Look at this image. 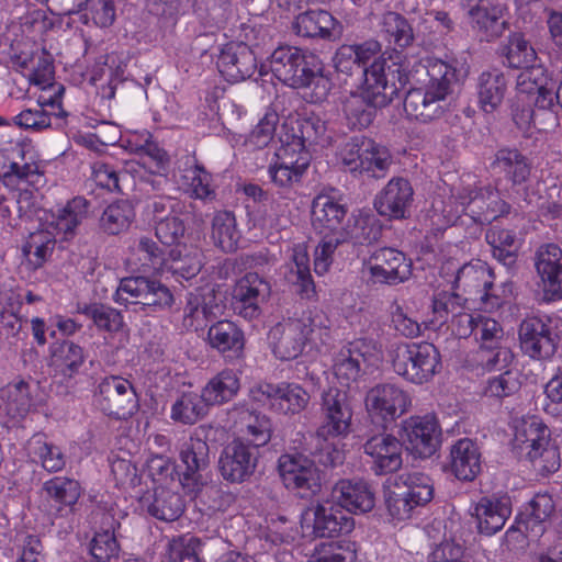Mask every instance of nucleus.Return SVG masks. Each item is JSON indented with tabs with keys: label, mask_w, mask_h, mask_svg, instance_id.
<instances>
[{
	"label": "nucleus",
	"mask_w": 562,
	"mask_h": 562,
	"mask_svg": "<svg viewBox=\"0 0 562 562\" xmlns=\"http://www.w3.org/2000/svg\"><path fill=\"white\" fill-rule=\"evenodd\" d=\"M424 68L429 78L425 89H411L403 105L409 119L426 123L443 114V102L454 92L458 75L454 67L441 59H429Z\"/></svg>",
	"instance_id": "f257e3e1"
},
{
	"label": "nucleus",
	"mask_w": 562,
	"mask_h": 562,
	"mask_svg": "<svg viewBox=\"0 0 562 562\" xmlns=\"http://www.w3.org/2000/svg\"><path fill=\"white\" fill-rule=\"evenodd\" d=\"M307 56L294 46H280L270 56V69L276 78L295 89H310L311 102L317 103L326 99L330 90V81L323 75L319 65L314 64L315 57Z\"/></svg>",
	"instance_id": "f03ea898"
},
{
	"label": "nucleus",
	"mask_w": 562,
	"mask_h": 562,
	"mask_svg": "<svg viewBox=\"0 0 562 562\" xmlns=\"http://www.w3.org/2000/svg\"><path fill=\"white\" fill-rule=\"evenodd\" d=\"M383 496L389 515L402 521L434 498V484L425 473L406 472L385 480Z\"/></svg>",
	"instance_id": "7ed1b4c3"
},
{
	"label": "nucleus",
	"mask_w": 562,
	"mask_h": 562,
	"mask_svg": "<svg viewBox=\"0 0 562 562\" xmlns=\"http://www.w3.org/2000/svg\"><path fill=\"white\" fill-rule=\"evenodd\" d=\"M393 371L404 380L423 384L428 382L440 367V352L430 342H402L389 351Z\"/></svg>",
	"instance_id": "20e7f679"
},
{
	"label": "nucleus",
	"mask_w": 562,
	"mask_h": 562,
	"mask_svg": "<svg viewBox=\"0 0 562 562\" xmlns=\"http://www.w3.org/2000/svg\"><path fill=\"white\" fill-rule=\"evenodd\" d=\"M515 442L539 475L548 476L560 469L559 447L551 441L550 430L541 420L526 422L517 431Z\"/></svg>",
	"instance_id": "39448f33"
},
{
	"label": "nucleus",
	"mask_w": 562,
	"mask_h": 562,
	"mask_svg": "<svg viewBox=\"0 0 562 562\" xmlns=\"http://www.w3.org/2000/svg\"><path fill=\"white\" fill-rule=\"evenodd\" d=\"M341 164L355 176L384 178L393 164L389 149L370 138L352 137L341 150Z\"/></svg>",
	"instance_id": "423d86ee"
},
{
	"label": "nucleus",
	"mask_w": 562,
	"mask_h": 562,
	"mask_svg": "<svg viewBox=\"0 0 562 562\" xmlns=\"http://www.w3.org/2000/svg\"><path fill=\"white\" fill-rule=\"evenodd\" d=\"M113 301L127 306H138L137 311L158 312L171 307L173 294L159 280L143 276L127 277L120 281Z\"/></svg>",
	"instance_id": "0eeeda50"
},
{
	"label": "nucleus",
	"mask_w": 562,
	"mask_h": 562,
	"mask_svg": "<svg viewBox=\"0 0 562 562\" xmlns=\"http://www.w3.org/2000/svg\"><path fill=\"white\" fill-rule=\"evenodd\" d=\"M278 471L284 487L300 498L311 499L322 490L319 470L302 453L281 454Z\"/></svg>",
	"instance_id": "6e6552de"
},
{
	"label": "nucleus",
	"mask_w": 562,
	"mask_h": 562,
	"mask_svg": "<svg viewBox=\"0 0 562 562\" xmlns=\"http://www.w3.org/2000/svg\"><path fill=\"white\" fill-rule=\"evenodd\" d=\"M520 349L533 360H550L562 345V335L549 317L528 316L518 328Z\"/></svg>",
	"instance_id": "1a4fd4ad"
},
{
	"label": "nucleus",
	"mask_w": 562,
	"mask_h": 562,
	"mask_svg": "<svg viewBox=\"0 0 562 562\" xmlns=\"http://www.w3.org/2000/svg\"><path fill=\"white\" fill-rule=\"evenodd\" d=\"M406 82V74L398 63L389 64L385 59L379 58L364 70L361 91L367 98L373 99L374 104L384 108L397 97Z\"/></svg>",
	"instance_id": "9d476101"
},
{
	"label": "nucleus",
	"mask_w": 562,
	"mask_h": 562,
	"mask_svg": "<svg viewBox=\"0 0 562 562\" xmlns=\"http://www.w3.org/2000/svg\"><path fill=\"white\" fill-rule=\"evenodd\" d=\"M94 401L105 415L119 420L132 417L139 408L133 384L119 375L101 380L94 393Z\"/></svg>",
	"instance_id": "9b49d317"
},
{
	"label": "nucleus",
	"mask_w": 562,
	"mask_h": 562,
	"mask_svg": "<svg viewBox=\"0 0 562 562\" xmlns=\"http://www.w3.org/2000/svg\"><path fill=\"white\" fill-rule=\"evenodd\" d=\"M353 409L346 391L328 387L322 393V424L316 430V438L346 437L350 432Z\"/></svg>",
	"instance_id": "f8f14e48"
},
{
	"label": "nucleus",
	"mask_w": 562,
	"mask_h": 562,
	"mask_svg": "<svg viewBox=\"0 0 562 562\" xmlns=\"http://www.w3.org/2000/svg\"><path fill=\"white\" fill-rule=\"evenodd\" d=\"M363 453L369 458L371 471L375 475H386L398 471L403 464L402 442L386 432V427L370 429L362 436Z\"/></svg>",
	"instance_id": "ddd939ff"
},
{
	"label": "nucleus",
	"mask_w": 562,
	"mask_h": 562,
	"mask_svg": "<svg viewBox=\"0 0 562 562\" xmlns=\"http://www.w3.org/2000/svg\"><path fill=\"white\" fill-rule=\"evenodd\" d=\"M364 404L371 419L386 427L407 412L411 397L396 384L379 383L367 392Z\"/></svg>",
	"instance_id": "4468645a"
},
{
	"label": "nucleus",
	"mask_w": 562,
	"mask_h": 562,
	"mask_svg": "<svg viewBox=\"0 0 562 562\" xmlns=\"http://www.w3.org/2000/svg\"><path fill=\"white\" fill-rule=\"evenodd\" d=\"M251 398L268 405L273 412L295 415L303 412L310 403V394L297 383H260L250 390Z\"/></svg>",
	"instance_id": "2eb2a0df"
},
{
	"label": "nucleus",
	"mask_w": 562,
	"mask_h": 562,
	"mask_svg": "<svg viewBox=\"0 0 562 562\" xmlns=\"http://www.w3.org/2000/svg\"><path fill=\"white\" fill-rule=\"evenodd\" d=\"M259 451L241 438L231 441L221 452L218 469L222 477L231 483L248 481L255 473Z\"/></svg>",
	"instance_id": "dca6fc26"
},
{
	"label": "nucleus",
	"mask_w": 562,
	"mask_h": 562,
	"mask_svg": "<svg viewBox=\"0 0 562 562\" xmlns=\"http://www.w3.org/2000/svg\"><path fill=\"white\" fill-rule=\"evenodd\" d=\"M460 200L465 215L480 225L491 224L510 211V205L502 199L499 191L490 186L465 190Z\"/></svg>",
	"instance_id": "f3484780"
},
{
	"label": "nucleus",
	"mask_w": 562,
	"mask_h": 562,
	"mask_svg": "<svg viewBox=\"0 0 562 562\" xmlns=\"http://www.w3.org/2000/svg\"><path fill=\"white\" fill-rule=\"evenodd\" d=\"M180 461L184 471L179 475L183 490L189 495H196L202 486V472L210 465V448L205 440L198 437H190L180 448Z\"/></svg>",
	"instance_id": "a211bd4d"
},
{
	"label": "nucleus",
	"mask_w": 562,
	"mask_h": 562,
	"mask_svg": "<svg viewBox=\"0 0 562 562\" xmlns=\"http://www.w3.org/2000/svg\"><path fill=\"white\" fill-rule=\"evenodd\" d=\"M441 429L434 417L414 416L403 424V441L415 457L426 459L436 453L440 446Z\"/></svg>",
	"instance_id": "6ab92c4d"
},
{
	"label": "nucleus",
	"mask_w": 562,
	"mask_h": 562,
	"mask_svg": "<svg viewBox=\"0 0 562 562\" xmlns=\"http://www.w3.org/2000/svg\"><path fill=\"white\" fill-rule=\"evenodd\" d=\"M271 292L269 281L257 272L245 274L233 291L232 306L236 314L245 319H254L260 314V304Z\"/></svg>",
	"instance_id": "aec40b11"
},
{
	"label": "nucleus",
	"mask_w": 562,
	"mask_h": 562,
	"mask_svg": "<svg viewBox=\"0 0 562 562\" xmlns=\"http://www.w3.org/2000/svg\"><path fill=\"white\" fill-rule=\"evenodd\" d=\"M469 24L480 41L494 42L509 27L506 10L491 0H477L468 11Z\"/></svg>",
	"instance_id": "412c9836"
},
{
	"label": "nucleus",
	"mask_w": 562,
	"mask_h": 562,
	"mask_svg": "<svg viewBox=\"0 0 562 562\" xmlns=\"http://www.w3.org/2000/svg\"><path fill=\"white\" fill-rule=\"evenodd\" d=\"M376 351L372 339L360 338L349 342L338 352L334 372L340 383L349 385L356 382L363 372V366L368 363Z\"/></svg>",
	"instance_id": "4be33fe9"
},
{
	"label": "nucleus",
	"mask_w": 562,
	"mask_h": 562,
	"mask_svg": "<svg viewBox=\"0 0 562 562\" xmlns=\"http://www.w3.org/2000/svg\"><path fill=\"white\" fill-rule=\"evenodd\" d=\"M414 190L411 182L402 177L392 178L376 195V212L390 220H403L411 215Z\"/></svg>",
	"instance_id": "5701e85b"
},
{
	"label": "nucleus",
	"mask_w": 562,
	"mask_h": 562,
	"mask_svg": "<svg viewBox=\"0 0 562 562\" xmlns=\"http://www.w3.org/2000/svg\"><path fill=\"white\" fill-rule=\"evenodd\" d=\"M216 65L228 82L249 79L258 68L254 50L243 42L226 44L221 50Z\"/></svg>",
	"instance_id": "b1692460"
},
{
	"label": "nucleus",
	"mask_w": 562,
	"mask_h": 562,
	"mask_svg": "<svg viewBox=\"0 0 562 562\" xmlns=\"http://www.w3.org/2000/svg\"><path fill=\"white\" fill-rule=\"evenodd\" d=\"M536 269L543 285V301L562 299V250L555 244L541 246L536 254Z\"/></svg>",
	"instance_id": "393cba45"
},
{
	"label": "nucleus",
	"mask_w": 562,
	"mask_h": 562,
	"mask_svg": "<svg viewBox=\"0 0 562 562\" xmlns=\"http://www.w3.org/2000/svg\"><path fill=\"white\" fill-rule=\"evenodd\" d=\"M371 260L370 273L375 282L398 284L407 280L412 273L411 260L394 248L378 249Z\"/></svg>",
	"instance_id": "a878e982"
},
{
	"label": "nucleus",
	"mask_w": 562,
	"mask_h": 562,
	"mask_svg": "<svg viewBox=\"0 0 562 562\" xmlns=\"http://www.w3.org/2000/svg\"><path fill=\"white\" fill-rule=\"evenodd\" d=\"M334 503L349 514H364L373 509L375 496L363 480H339L333 487Z\"/></svg>",
	"instance_id": "bb28decb"
},
{
	"label": "nucleus",
	"mask_w": 562,
	"mask_h": 562,
	"mask_svg": "<svg viewBox=\"0 0 562 562\" xmlns=\"http://www.w3.org/2000/svg\"><path fill=\"white\" fill-rule=\"evenodd\" d=\"M510 514L512 501L508 495L481 497L471 513L479 532L485 536H493L502 530Z\"/></svg>",
	"instance_id": "cd10ccee"
},
{
	"label": "nucleus",
	"mask_w": 562,
	"mask_h": 562,
	"mask_svg": "<svg viewBox=\"0 0 562 562\" xmlns=\"http://www.w3.org/2000/svg\"><path fill=\"white\" fill-rule=\"evenodd\" d=\"M313 516V535L318 538H333L347 535L355 528L353 518L336 504H316L306 515Z\"/></svg>",
	"instance_id": "c85d7f7f"
},
{
	"label": "nucleus",
	"mask_w": 562,
	"mask_h": 562,
	"mask_svg": "<svg viewBox=\"0 0 562 562\" xmlns=\"http://www.w3.org/2000/svg\"><path fill=\"white\" fill-rule=\"evenodd\" d=\"M297 35L336 41L342 35V24L322 9H310L295 18L293 25Z\"/></svg>",
	"instance_id": "c756f323"
},
{
	"label": "nucleus",
	"mask_w": 562,
	"mask_h": 562,
	"mask_svg": "<svg viewBox=\"0 0 562 562\" xmlns=\"http://www.w3.org/2000/svg\"><path fill=\"white\" fill-rule=\"evenodd\" d=\"M46 92H50L52 94L45 95L42 94L38 99V109H26L23 110L20 114L14 117V122L16 125L23 128H32L36 131H41L50 126V113L44 110L45 106H49L53 110H57L53 115L56 117H65L67 112L61 109V97L65 92V87L63 85H50L48 88H45Z\"/></svg>",
	"instance_id": "7c9ffc66"
},
{
	"label": "nucleus",
	"mask_w": 562,
	"mask_h": 562,
	"mask_svg": "<svg viewBox=\"0 0 562 562\" xmlns=\"http://www.w3.org/2000/svg\"><path fill=\"white\" fill-rule=\"evenodd\" d=\"M347 207L328 195H317L312 203V225L319 235L338 238L346 223Z\"/></svg>",
	"instance_id": "2f4dec72"
},
{
	"label": "nucleus",
	"mask_w": 562,
	"mask_h": 562,
	"mask_svg": "<svg viewBox=\"0 0 562 562\" xmlns=\"http://www.w3.org/2000/svg\"><path fill=\"white\" fill-rule=\"evenodd\" d=\"M482 453L469 438L459 439L450 449V471L460 481H473L482 470Z\"/></svg>",
	"instance_id": "473e14b6"
},
{
	"label": "nucleus",
	"mask_w": 562,
	"mask_h": 562,
	"mask_svg": "<svg viewBox=\"0 0 562 562\" xmlns=\"http://www.w3.org/2000/svg\"><path fill=\"white\" fill-rule=\"evenodd\" d=\"M290 150L292 148L283 147L277 154L278 160L268 168L271 182L283 190H290L299 186L310 166L307 153H302L296 160H292L288 157Z\"/></svg>",
	"instance_id": "72a5a7b5"
},
{
	"label": "nucleus",
	"mask_w": 562,
	"mask_h": 562,
	"mask_svg": "<svg viewBox=\"0 0 562 562\" xmlns=\"http://www.w3.org/2000/svg\"><path fill=\"white\" fill-rule=\"evenodd\" d=\"M206 342L224 357L238 358L245 347V335L234 322L221 319L209 327Z\"/></svg>",
	"instance_id": "f704fd0d"
},
{
	"label": "nucleus",
	"mask_w": 562,
	"mask_h": 562,
	"mask_svg": "<svg viewBox=\"0 0 562 562\" xmlns=\"http://www.w3.org/2000/svg\"><path fill=\"white\" fill-rule=\"evenodd\" d=\"M272 335L277 339L274 344V355L281 360H292L300 356L307 341L304 334V324L290 318L282 324H278L272 329Z\"/></svg>",
	"instance_id": "c9c22d12"
},
{
	"label": "nucleus",
	"mask_w": 562,
	"mask_h": 562,
	"mask_svg": "<svg viewBox=\"0 0 562 562\" xmlns=\"http://www.w3.org/2000/svg\"><path fill=\"white\" fill-rule=\"evenodd\" d=\"M507 90V80L497 69L484 71L477 79L479 105L485 113L494 112L502 103Z\"/></svg>",
	"instance_id": "e433bc0d"
},
{
	"label": "nucleus",
	"mask_w": 562,
	"mask_h": 562,
	"mask_svg": "<svg viewBox=\"0 0 562 562\" xmlns=\"http://www.w3.org/2000/svg\"><path fill=\"white\" fill-rule=\"evenodd\" d=\"M342 112L351 128H366L373 122L376 110L382 106L373 103L363 91L351 92L341 100Z\"/></svg>",
	"instance_id": "4c0bfd02"
},
{
	"label": "nucleus",
	"mask_w": 562,
	"mask_h": 562,
	"mask_svg": "<svg viewBox=\"0 0 562 562\" xmlns=\"http://www.w3.org/2000/svg\"><path fill=\"white\" fill-rule=\"evenodd\" d=\"M48 502H53L58 512L68 508L70 512L81 496V486L78 481L66 477L55 476L42 486Z\"/></svg>",
	"instance_id": "58836bf2"
},
{
	"label": "nucleus",
	"mask_w": 562,
	"mask_h": 562,
	"mask_svg": "<svg viewBox=\"0 0 562 562\" xmlns=\"http://www.w3.org/2000/svg\"><path fill=\"white\" fill-rule=\"evenodd\" d=\"M490 279H494L491 268L485 262L476 260L464 263L457 270L452 285L454 290L481 294L484 286L490 285Z\"/></svg>",
	"instance_id": "ea45409f"
},
{
	"label": "nucleus",
	"mask_w": 562,
	"mask_h": 562,
	"mask_svg": "<svg viewBox=\"0 0 562 562\" xmlns=\"http://www.w3.org/2000/svg\"><path fill=\"white\" fill-rule=\"evenodd\" d=\"M555 513V503L549 493H537L527 504L522 513L524 524L527 531L533 532L535 536H541L544 530V524Z\"/></svg>",
	"instance_id": "a19ab883"
},
{
	"label": "nucleus",
	"mask_w": 562,
	"mask_h": 562,
	"mask_svg": "<svg viewBox=\"0 0 562 562\" xmlns=\"http://www.w3.org/2000/svg\"><path fill=\"white\" fill-rule=\"evenodd\" d=\"M209 408L202 394L184 392L171 405L170 418L182 425H194L207 415Z\"/></svg>",
	"instance_id": "79ce46f5"
},
{
	"label": "nucleus",
	"mask_w": 562,
	"mask_h": 562,
	"mask_svg": "<svg viewBox=\"0 0 562 562\" xmlns=\"http://www.w3.org/2000/svg\"><path fill=\"white\" fill-rule=\"evenodd\" d=\"M212 239L224 252H234L238 248L241 233L237 227L233 212L218 211L212 218Z\"/></svg>",
	"instance_id": "37998d69"
},
{
	"label": "nucleus",
	"mask_w": 562,
	"mask_h": 562,
	"mask_svg": "<svg viewBox=\"0 0 562 562\" xmlns=\"http://www.w3.org/2000/svg\"><path fill=\"white\" fill-rule=\"evenodd\" d=\"M29 456L41 463L47 472H59L66 465L61 449L48 442L43 434H35L27 442Z\"/></svg>",
	"instance_id": "c03bdc74"
},
{
	"label": "nucleus",
	"mask_w": 562,
	"mask_h": 562,
	"mask_svg": "<svg viewBox=\"0 0 562 562\" xmlns=\"http://www.w3.org/2000/svg\"><path fill=\"white\" fill-rule=\"evenodd\" d=\"M492 166L504 172L514 184H521L530 176V165L527 157L516 148L504 147L498 149Z\"/></svg>",
	"instance_id": "a18cd8bd"
},
{
	"label": "nucleus",
	"mask_w": 562,
	"mask_h": 562,
	"mask_svg": "<svg viewBox=\"0 0 562 562\" xmlns=\"http://www.w3.org/2000/svg\"><path fill=\"white\" fill-rule=\"evenodd\" d=\"M184 510L181 495L166 487L154 490L153 501L147 506L150 516L162 521L177 520Z\"/></svg>",
	"instance_id": "49530a36"
},
{
	"label": "nucleus",
	"mask_w": 562,
	"mask_h": 562,
	"mask_svg": "<svg viewBox=\"0 0 562 562\" xmlns=\"http://www.w3.org/2000/svg\"><path fill=\"white\" fill-rule=\"evenodd\" d=\"M239 379L233 370H223L209 381L201 394L209 407L231 401L239 390Z\"/></svg>",
	"instance_id": "de8ad7c7"
},
{
	"label": "nucleus",
	"mask_w": 562,
	"mask_h": 562,
	"mask_svg": "<svg viewBox=\"0 0 562 562\" xmlns=\"http://www.w3.org/2000/svg\"><path fill=\"white\" fill-rule=\"evenodd\" d=\"M50 352L54 364L68 378L77 374L86 360L83 348L71 340L53 344Z\"/></svg>",
	"instance_id": "09e8293b"
},
{
	"label": "nucleus",
	"mask_w": 562,
	"mask_h": 562,
	"mask_svg": "<svg viewBox=\"0 0 562 562\" xmlns=\"http://www.w3.org/2000/svg\"><path fill=\"white\" fill-rule=\"evenodd\" d=\"M134 216L132 203L127 200H119L104 209L99 226L108 235H119L130 227Z\"/></svg>",
	"instance_id": "8fccbe9b"
},
{
	"label": "nucleus",
	"mask_w": 562,
	"mask_h": 562,
	"mask_svg": "<svg viewBox=\"0 0 562 562\" xmlns=\"http://www.w3.org/2000/svg\"><path fill=\"white\" fill-rule=\"evenodd\" d=\"M380 236L381 227L376 221L363 216L349 217L342 232L338 234L341 244L352 243L353 245L371 244Z\"/></svg>",
	"instance_id": "3c124183"
},
{
	"label": "nucleus",
	"mask_w": 562,
	"mask_h": 562,
	"mask_svg": "<svg viewBox=\"0 0 562 562\" xmlns=\"http://www.w3.org/2000/svg\"><path fill=\"white\" fill-rule=\"evenodd\" d=\"M504 65L510 68H522L531 65L537 57L536 50L521 33L509 35L507 43L499 46Z\"/></svg>",
	"instance_id": "603ef678"
},
{
	"label": "nucleus",
	"mask_w": 562,
	"mask_h": 562,
	"mask_svg": "<svg viewBox=\"0 0 562 562\" xmlns=\"http://www.w3.org/2000/svg\"><path fill=\"white\" fill-rule=\"evenodd\" d=\"M89 201L83 196H76L57 211L55 227L64 234L65 239L72 237L76 228L88 215Z\"/></svg>",
	"instance_id": "864d4df0"
},
{
	"label": "nucleus",
	"mask_w": 562,
	"mask_h": 562,
	"mask_svg": "<svg viewBox=\"0 0 562 562\" xmlns=\"http://www.w3.org/2000/svg\"><path fill=\"white\" fill-rule=\"evenodd\" d=\"M194 12L209 27H225L234 15L231 0H196Z\"/></svg>",
	"instance_id": "5fc2aeb1"
},
{
	"label": "nucleus",
	"mask_w": 562,
	"mask_h": 562,
	"mask_svg": "<svg viewBox=\"0 0 562 562\" xmlns=\"http://www.w3.org/2000/svg\"><path fill=\"white\" fill-rule=\"evenodd\" d=\"M78 312L91 319L99 330L117 333L124 326L121 312L102 303L79 305Z\"/></svg>",
	"instance_id": "6e6d98bb"
},
{
	"label": "nucleus",
	"mask_w": 562,
	"mask_h": 562,
	"mask_svg": "<svg viewBox=\"0 0 562 562\" xmlns=\"http://www.w3.org/2000/svg\"><path fill=\"white\" fill-rule=\"evenodd\" d=\"M382 32L390 43L400 48L408 47L414 41L411 23L397 12L389 11L383 15Z\"/></svg>",
	"instance_id": "4d7b16f0"
},
{
	"label": "nucleus",
	"mask_w": 562,
	"mask_h": 562,
	"mask_svg": "<svg viewBox=\"0 0 562 562\" xmlns=\"http://www.w3.org/2000/svg\"><path fill=\"white\" fill-rule=\"evenodd\" d=\"M514 360V353L506 344L479 348L476 351L477 363L487 371L510 370L508 367Z\"/></svg>",
	"instance_id": "13d9d810"
},
{
	"label": "nucleus",
	"mask_w": 562,
	"mask_h": 562,
	"mask_svg": "<svg viewBox=\"0 0 562 562\" xmlns=\"http://www.w3.org/2000/svg\"><path fill=\"white\" fill-rule=\"evenodd\" d=\"M520 385L517 371L505 370L486 380L483 394L486 397L503 400L517 393Z\"/></svg>",
	"instance_id": "bf43d9fd"
},
{
	"label": "nucleus",
	"mask_w": 562,
	"mask_h": 562,
	"mask_svg": "<svg viewBox=\"0 0 562 562\" xmlns=\"http://www.w3.org/2000/svg\"><path fill=\"white\" fill-rule=\"evenodd\" d=\"M326 123L318 116H310L300 122V137L299 140H293L286 146L292 148V151L299 149L302 153L307 146L319 144L327 140L326 137Z\"/></svg>",
	"instance_id": "052dcab7"
},
{
	"label": "nucleus",
	"mask_w": 562,
	"mask_h": 562,
	"mask_svg": "<svg viewBox=\"0 0 562 562\" xmlns=\"http://www.w3.org/2000/svg\"><path fill=\"white\" fill-rule=\"evenodd\" d=\"M533 102L535 111L544 120L548 127H554L559 124L558 116L561 112V104L555 98V82L550 81L549 85L536 92Z\"/></svg>",
	"instance_id": "680f3d73"
},
{
	"label": "nucleus",
	"mask_w": 562,
	"mask_h": 562,
	"mask_svg": "<svg viewBox=\"0 0 562 562\" xmlns=\"http://www.w3.org/2000/svg\"><path fill=\"white\" fill-rule=\"evenodd\" d=\"M2 393L7 401V411L12 416H24L32 407L30 385L25 381L8 385Z\"/></svg>",
	"instance_id": "e2e57ef3"
},
{
	"label": "nucleus",
	"mask_w": 562,
	"mask_h": 562,
	"mask_svg": "<svg viewBox=\"0 0 562 562\" xmlns=\"http://www.w3.org/2000/svg\"><path fill=\"white\" fill-rule=\"evenodd\" d=\"M245 431L248 436L247 440H245L246 443L255 447L258 451L260 447L266 446L271 439V420L266 415L251 414L249 415Z\"/></svg>",
	"instance_id": "0e129e2a"
},
{
	"label": "nucleus",
	"mask_w": 562,
	"mask_h": 562,
	"mask_svg": "<svg viewBox=\"0 0 562 562\" xmlns=\"http://www.w3.org/2000/svg\"><path fill=\"white\" fill-rule=\"evenodd\" d=\"M0 176L7 187H16L21 182L34 184L36 182L35 178H40L42 173L36 164L25 162L20 165L12 161L2 167Z\"/></svg>",
	"instance_id": "69168bd1"
},
{
	"label": "nucleus",
	"mask_w": 562,
	"mask_h": 562,
	"mask_svg": "<svg viewBox=\"0 0 562 562\" xmlns=\"http://www.w3.org/2000/svg\"><path fill=\"white\" fill-rule=\"evenodd\" d=\"M55 241L48 237L47 233L40 232L32 234L23 247V252L30 257L34 267H41L50 256Z\"/></svg>",
	"instance_id": "338daca9"
},
{
	"label": "nucleus",
	"mask_w": 562,
	"mask_h": 562,
	"mask_svg": "<svg viewBox=\"0 0 562 562\" xmlns=\"http://www.w3.org/2000/svg\"><path fill=\"white\" fill-rule=\"evenodd\" d=\"M120 546L113 532H97L90 543V553L97 562H111L119 555Z\"/></svg>",
	"instance_id": "774afa93"
}]
</instances>
